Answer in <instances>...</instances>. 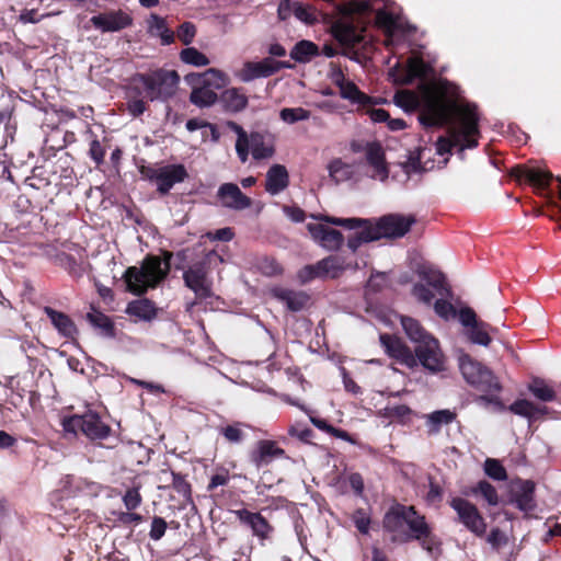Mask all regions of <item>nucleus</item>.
<instances>
[{
	"instance_id": "nucleus-1",
	"label": "nucleus",
	"mask_w": 561,
	"mask_h": 561,
	"mask_svg": "<svg viewBox=\"0 0 561 561\" xmlns=\"http://www.w3.org/2000/svg\"><path fill=\"white\" fill-rule=\"evenodd\" d=\"M458 88L448 81L440 82L439 94L432 95L426 88L427 96L420 113L419 121L424 127H436L448 124V137L438 139V152L444 154L453 147L461 151L478 146L479 115L474 104H458L447 98L457 95Z\"/></svg>"
},
{
	"instance_id": "nucleus-2",
	"label": "nucleus",
	"mask_w": 561,
	"mask_h": 561,
	"mask_svg": "<svg viewBox=\"0 0 561 561\" xmlns=\"http://www.w3.org/2000/svg\"><path fill=\"white\" fill-rule=\"evenodd\" d=\"M382 528L392 535V542L407 543L415 540L432 557L442 552L440 538L433 533L425 516L412 505L397 503L390 506L383 515Z\"/></svg>"
},
{
	"instance_id": "nucleus-3",
	"label": "nucleus",
	"mask_w": 561,
	"mask_h": 561,
	"mask_svg": "<svg viewBox=\"0 0 561 561\" xmlns=\"http://www.w3.org/2000/svg\"><path fill=\"white\" fill-rule=\"evenodd\" d=\"M172 253L164 252V257L148 255L140 266L128 267L123 277L126 289L137 296L145 294L149 288H156L168 276Z\"/></svg>"
},
{
	"instance_id": "nucleus-4",
	"label": "nucleus",
	"mask_w": 561,
	"mask_h": 561,
	"mask_svg": "<svg viewBox=\"0 0 561 561\" xmlns=\"http://www.w3.org/2000/svg\"><path fill=\"white\" fill-rule=\"evenodd\" d=\"M401 325L409 340L415 344L419 363L431 373L444 370V355L438 341L422 327L420 321L402 316Z\"/></svg>"
},
{
	"instance_id": "nucleus-5",
	"label": "nucleus",
	"mask_w": 561,
	"mask_h": 561,
	"mask_svg": "<svg viewBox=\"0 0 561 561\" xmlns=\"http://www.w3.org/2000/svg\"><path fill=\"white\" fill-rule=\"evenodd\" d=\"M134 81L144 85L150 101H167L175 94L180 77L175 70L158 69L149 73H137Z\"/></svg>"
},
{
	"instance_id": "nucleus-6",
	"label": "nucleus",
	"mask_w": 561,
	"mask_h": 561,
	"mask_svg": "<svg viewBox=\"0 0 561 561\" xmlns=\"http://www.w3.org/2000/svg\"><path fill=\"white\" fill-rule=\"evenodd\" d=\"M62 427L68 433H82L90 440L106 439L112 428L102 417L92 410H87L82 414H73L62 420Z\"/></svg>"
},
{
	"instance_id": "nucleus-7",
	"label": "nucleus",
	"mask_w": 561,
	"mask_h": 561,
	"mask_svg": "<svg viewBox=\"0 0 561 561\" xmlns=\"http://www.w3.org/2000/svg\"><path fill=\"white\" fill-rule=\"evenodd\" d=\"M459 368L465 380L484 393H500L502 385L488 367L463 354L459 357Z\"/></svg>"
},
{
	"instance_id": "nucleus-8",
	"label": "nucleus",
	"mask_w": 561,
	"mask_h": 561,
	"mask_svg": "<svg viewBox=\"0 0 561 561\" xmlns=\"http://www.w3.org/2000/svg\"><path fill=\"white\" fill-rule=\"evenodd\" d=\"M322 219L328 224L343 227L348 230L359 229L347 239V247L352 252H356L364 243L379 240L378 232L375 230L374 224L368 219L337 218L331 216H324Z\"/></svg>"
},
{
	"instance_id": "nucleus-9",
	"label": "nucleus",
	"mask_w": 561,
	"mask_h": 561,
	"mask_svg": "<svg viewBox=\"0 0 561 561\" xmlns=\"http://www.w3.org/2000/svg\"><path fill=\"white\" fill-rule=\"evenodd\" d=\"M208 274V266L205 261L195 262L183 271L184 284L195 295V300L188 304L187 310L198 301L206 300L213 296V282Z\"/></svg>"
},
{
	"instance_id": "nucleus-10",
	"label": "nucleus",
	"mask_w": 561,
	"mask_h": 561,
	"mask_svg": "<svg viewBox=\"0 0 561 561\" xmlns=\"http://www.w3.org/2000/svg\"><path fill=\"white\" fill-rule=\"evenodd\" d=\"M422 278L426 284L417 283L412 288L413 296L425 305H431L434 299V293L431 288L435 289L439 297L453 298L454 294L451 288L446 282L443 273L437 271H430L422 273Z\"/></svg>"
},
{
	"instance_id": "nucleus-11",
	"label": "nucleus",
	"mask_w": 561,
	"mask_h": 561,
	"mask_svg": "<svg viewBox=\"0 0 561 561\" xmlns=\"http://www.w3.org/2000/svg\"><path fill=\"white\" fill-rule=\"evenodd\" d=\"M450 507L457 513V522L469 531L482 537L486 531V523L478 507L466 499L455 496L449 502Z\"/></svg>"
},
{
	"instance_id": "nucleus-12",
	"label": "nucleus",
	"mask_w": 561,
	"mask_h": 561,
	"mask_svg": "<svg viewBox=\"0 0 561 561\" xmlns=\"http://www.w3.org/2000/svg\"><path fill=\"white\" fill-rule=\"evenodd\" d=\"M459 322L465 328L466 336L472 344L490 345L492 342L490 332H493L494 329L488 322L478 320L472 308L462 307L459 309Z\"/></svg>"
},
{
	"instance_id": "nucleus-13",
	"label": "nucleus",
	"mask_w": 561,
	"mask_h": 561,
	"mask_svg": "<svg viewBox=\"0 0 561 561\" xmlns=\"http://www.w3.org/2000/svg\"><path fill=\"white\" fill-rule=\"evenodd\" d=\"M134 19L125 10L111 9L90 18L91 25L101 33H117L133 25Z\"/></svg>"
},
{
	"instance_id": "nucleus-14",
	"label": "nucleus",
	"mask_w": 561,
	"mask_h": 561,
	"mask_svg": "<svg viewBox=\"0 0 561 561\" xmlns=\"http://www.w3.org/2000/svg\"><path fill=\"white\" fill-rule=\"evenodd\" d=\"M239 523L251 530L253 537L257 538L262 546L271 541L274 534V526L260 513L247 508L232 511Z\"/></svg>"
},
{
	"instance_id": "nucleus-15",
	"label": "nucleus",
	"mask_w": 561,
	"mask_h": 561,
	"mask_svg": "<svg viewBox=\"0 0 561 561\" xmlns=\"http://www.w3.org/2000/svg\"><path fill=\"white\" fill-rule=\"evenodd\" d=\"M147 176L157 184V191L165 195L176 183H182L188 174L183 164H168L149 170Z\"/></svg>"
},
{
	"instance_id": "nucleus-16",
	"label": "nucleus",
	"mask_w": 561,
	"mask_h": 561,
	"mask_svg": "<svg viewBox=\"0 0 561 561\" xmlns=\"http://www.w3.org/2000/svg\"><path fill=\"white\" fill-rule=\"evenodd\" d=\"M413 224H415V217L412 215L389 214L379 218V220L374 224V227L378 232V239H397L408 233Z\"/></svg>"
},
{
	"instance_id": "nucleus-17",
	"label": "nucleus",
	"mask_w": 561,
	"mask_h": 561,
	"mask_svg": "<svg viewBox=\"0 0 561 561\" xmlns=\"http://www.w3.org/2000/svg\"><path fill=\"white\" fill-rule=\"evenodd\" d=\"M535 490L536 484L534 481L515 479L510 485L508 503L520 512L528 514L537 507Z\"/></svg>"
},
{
	"instance_id": "nucleus-18",
	"label": "nucleus",
	"mask_w": 561,
	"mask_h": 561,
	"mask_svg": "<svg viewBox=\"0 0 561 561\" xmlns=\"http://www.w3.org/2000/svg\"><path fill=\"white\" fill-rule=\"evenodd\" d=\"M285 61H276L270 57L260 61H247L238 71L237 77L242 82H251L255 79L267 78L278 72L282 68H290Z\"/></svg>"
},
{
	"instance_id": "nucleus-19",
	"label": "nucleus",
	"mask_w": 561,
	"mask_h": 561,
	"mask_svg": "<svg viewBox=\"0 0 561 561\" xmlns=\"http://www.w3.org/2000/svg\"><path fill=\"white\" fill-rule=\"evenodd\" d=\"M216 197L224 208L240 211L252 205V199L241 192L234 183H224L218 187Z\"/></svg>"
},
{
	"instance_id": "nucleus-20",
	"label": "nucleus",
	"mask_w": 561,
	"mask_h": 561,
	"mask_svg": "<svg viewBox=\"0 0 561 561\" xmlns=\"http://www.w3.org/2000/svg\"><path fill=\"white\" fill-rule=\"evenodd\" d=\"M307 229L312 240L328 251L339 250L344 242V237L339 230L323 224L309 222Z\"/></svg>"
},
{
	"instance_id": "nucleus-21",
	"label": "nucleus",
	"mask_w": 561,
	"mask_h": 561,
	"mask_svg": "<svg viewBox=\"0 0 561 561\" xmlns=\"http://www.w3.org/2000/svg\"><path fill=\"white\" fill-rule=\"evenodd\" d=\"M380 343L383 346L385 352L401 364H404L408 367H413L417 364L419 359L416 354L413 353L411 348L399 337L389 334H381Z\"/></svg>"
},
{
	"instance_id": "nucleus-22",
	"label": "nucleus",
	"mask_w": 561,
	"mask_h": 561,
	"mask_svg": "<svg viewBox=\"0 0 561 561\" xmlns=\"http://www.w3.org/2000/svg\"><path fill=\"white\" fill-rule=\"evenodd\" d=\"M366 162L371 168L369 176L374 180L385 182L389 176L383 148L378 142H369L366 146Z\"/></svg>"
},
{
	"instance_id": "nucleus-23",
	"label": "nucleus",
	"mask_w": 561,
	"mask_h": 561,
	"mask_svg": "<svg viewBox=\"0 0 561 561\" xmlns=\"http://www.w3.org/2000/svg\"><path fill=\"white\" fill-rule=\"evenodd\" d=\"M332 34L344 46L356 47L365 41L364 28L347 20H339L332 25Z\"/></svg>"
},
{
	"instance_id": "nucleus-24",
	"label": "nucleus",
	"mask_w": 561,
	"mask_h": 561,
	"mask_svg": "<svg viewBox=\"0 0 561 561\" xmlns=\"http://www.w3.org/2000/svg\"><path fill=\"white\" fill-rule=\"evenodd\" d=\"M247 160L249 159V153L254 160H264L270 159L275 153V147L271 138L260 131H252L250 136L247 138Z\"/></svg>"
},
{
	"instance_id": "nucleus-25",
	"label": "nucleus",
	"mask_w": 561,
	"mask_h": 561,
	"mask_svg": "<svg viewBox=\"0 0 561 561\" xmlns=\"http://www.w3.org/2000/svg\"><path fill=\"white\" fill-rule=\"evenodd\" d=\"M284 455V450L279 448L273 440H260L256 447L250 453V461L260 469L272 462L274 458Z\"/></svg>"
},
{
	"instance_id": "nucleus-26",
	"label": "nucleus",
	"mask_w": 561,
	"mask_h": 561,
	"mask_svg": "<svg viewBox=\"0 0 561 561\" xmlns=\"http://www.w3.org/2000/svg\"><path fill=\"white\" fill-rule=\"evenodd\" d=\"M289 185V174L285 165L273 164L265 175V191L272 195H278Z\"/></svg>"
},
{
	"instance_id": "nucleus-27",
	"label": "nucleus",
	"mask_w": 561,
	"mask_h": 561,
	"mask_svg": "<svg viewBox=\"0 0 561 561\" xmlns=\"http://www.w3.org/2000/svg\"><path fill=\"white\" fill-rule=\"evenodd\" d=\"M321 279L339 278L346 270L353 267L351 262L341 255H329L317 262Z\"/></svg>"
},
{
	"instance_id": "nucleus-28",
	"label": "nucleus",
	"mask_w": 561,
	"mask_h": 561,
	"mask_svg": "<svg viewBox=\"0 0 561 561\" xmlns=\"http://www.w3.org/2000/svg\"><path fill=\"white\" fill-rule=\"evenodd\" d=\"M44 313L50 320L53 327L57 330L59 335L65 339H75L78 334V329L72 319L58 310H55L51 307H44Z\"/></svg>"
},
{
	"instance_id": "nucleus-29",
	"label": "nucleus",
	"mask_w": 561,
	"mask_h": 561,
	"mask_svg": "<svg viewBox=\"0 0 561 561\" xmlns=\"http://www.w3.org/2000/svg\"><path fill=\"white\" fill-rule=\"evenodd\" d=\"M516 178L530 183L537 190H546L553 175L549 171L539 168L518 167L516 169Z\"/></svg>"
},
{
	"instance_id": "nucleus-30",
	"label": "nucleus",
	"mask_w": 561,
	"mask_h": 561,
	"mask_svg": "<svg viewBox=\"0 0 561 561\" xmlns=\"http://www.w3.org/2000/svg\"><path fill=\"white\" fill-rule=\"evenodd\" d=\"M274 296L284 302L293 312L301 311L308 305L310 297L304 291H295L286 288L274 289Z\"/></svg>"
},
{
	"instance_id": "nucleus-31",
	"label": "nucleus",
	"mask_w": 561,
	"mask_h": 561,
	"mask_svg": "<svg viewBox=\"0 0 561 561\" xmlns=\"http://www.w3.org/2000/svg\"><path fill=\"white\" fill-rule=\"evenodd\" d=\"M220 102L226 111L239 113L248 106V96L241 88H229L221 93Z\"/></svg>"
},
{
	"instance_id": "nucleus-32",
	"label": "nucleus",
	"mask_w": 561,
	"mask_h": 561,
	"mask_svg": "<svg viewBox=\"0 0 561 561\" xmlns=\"http://www.w3.org/2000/svg\"><path fill=\"white\" fill-rule=\"evenodd\" d=\"M195 79L201 84L209 87L214 91L222 89L228 82L227 75L215 68L207 69L203 75H191L186 77V80L190 82H194Z\"/></svg>"
},
{
	"instance_id": "nucleus-33",
	"label": "nucleus",
	"mask_w": 561,
	"mask_h": 561,
	"mask_svg": "<svg viewBox=\"0 0 561 561\" xmlns=\"http://www.w3.org/2000/svg\"><path fill=\"white\" fill-rule=\"evenodd\" d=\"M126 312L144 321H151L157 317V308L151 300L146 298L130 301Z\"/></svg>"
},
{
	"instance_id": "nucleus-34",
	"label": "nucleus",
	"mask_w": 561,
	"mask_h": 561,
	"mask_svg": "<svg viewBox=\"0 0 561 561\" xmlns=\"http://www.w3.org/2000/svg\"><path fill=\"white\" fill-rule=\"evenodd\" d=\"M456 416L457 414L448 409L437 410L427 414L425 417L428 434H438L442 426L453 423L456 420Z\"/></svg>"
},
{
	"instance_id": "nucleus-35",
	"label": "nucleus",
	"mask_w": 561,
	"mask_h": 561,
	"mask_svg": "<svg viewBox=\"0 0 561 561\" xmlns=\"http://www.w3.org/2000/svg\"><path fill=\"white\" fill-rule=\"evenodd\" d=\"M507 409L512 413L527 419H534L542 415L548 410L547 407L535 404L526 399H518L514 401Z\"/></svg>"
},
{
	"instance_id": "nucleus-36",
	"label": "nucleus",
	"mask_w": 561,
	"mask_h": 561,
	"mask_svg": "<svg viewBox=\"0 0 561 561\" xmlns=\"http://www.w3.org/2000/svg\"><path fill=\"white\" fill-rule=\"evenodd\" d=\"M149 31L152 35L160 38L162 45H170L174 41L173 31L167 26L165 20L159 15H151Z\"/></svg>"
},
{
	"instance_id": "nucleus-37",
	"label": "nucleus",
	"mask_w": 561,
	"mask_h": 561,
	"mask_svg": "<svg viewBox=\"0 0 561 561\" xmlns=\"http://www.w3.org/2000/svg\"><path fill=\"white\" fill-rule=\"evenodd\" d=\"M217 100V93L213 89L204 84H202L201 87L193 88L190 95L191 103L198 107L211 106L216 103Z\"/></svg>"
},
{
	"instance_id": "nucleus-38",
	"label": "nucleus",
	"mask_w": 561,
	"mask_h": 561,
	"mask_svg": "<svg viewBox=\"0 0 561 561\" xmlns=\"http://www.w3.org/2000/svg\"><path fill=\"white\" fill-rule=\"evenodd\" d=\"M528 390L536 399L543 402H551L557 398L554 389L541 378H534L528 385Z\"/></svg>"
},
{
	"instance_id": "nucleus-39",
	"label": "nucleus",
	"mask_w": 561,
	"mask_h": 561,
	"mask_svg": "<svg viewBox=\"0 0 561 561\" xmlns=\"http://www.w3.org/2000/svg\"><path fill=\"white\" fill-rule=\"evenodd\" d=\"M329 174L336 182H345L353 179L355 174L354 165L343 162L341 159H334L329 164Z\"/></svg>"
},
{
	"instance_id": "nucleus-40",
	"label": "nucleus",
	"mask_w": 561,
	"mask_h": 561,
	"mask_svg": "<svg viewBox=\"0 0 561 561\" xmlns=\"http://www.w3.org/2000/svg\"><path fill=\"white\" fill-rule=\"evenodd\" d=\"M340 95L342 99L350 100L351 102L360 105H368L371 103V98L363 93L351 80L344 82L340 88Z\"/></svg>"
},
{
	"instance_id": "nucleus-41",
	"label": "nucleus",
	"mask_w": 561,
	"mask_h": 561,
	"mask_svg": "<svg viewBox=\"0 0 561 561\" xmlns=\"http://www.w3.org/2000/svg\"><path fill=\"white\" fill-rule=\"evenodd\" d=\"M431 68L421 58H411L408 61V69L402 82L412 83L415 79H424L428 75Z\"/></svg>"
},
{
	"instance_id": "nucleus-42",
	"label": "nucleus",
	"mask_w": 561,
	"mask_h": 561,
	"mask_svg": "<svg viewBox=\"0 0 561 561\" xmlns=\"http://www.w3.org/2000/svg\"><path fill=\"white\" fill-rule=\"evenodd\" d=\"M87 320L91 323V325L99 329L104 336H115L114 324L106 314L100 311L89 312L87 314Z\"/></svg>"
},
{
	"instance_id": "nucleus-43",
	"label": "nucleus",
	"mask_w": 561,
	"mask_h": 561,
	"mask_svg": "<svg viewBox=\"0 0 561 561\" xmlns=\"http://www.w3.org/2000/svg\"><path fill=\"white\" fill-rule=\"evenodd\" d=\"M318 54L316 44L309 41L298 42L290 50V58L297 62H307Z\"/></svg>"
},
{
	"instance_id": "nucleus-44",
	"label": "nucleus",
	"mask_w": 561,
	"mask_h": 561,
	"mask_svg": "<svg viewBox=\"0 0 561 561\" xmlns=\"http://www.w3.org/2000/svg\"><path fill=\"white\" fill-rule=\"evenodd\" d=\"M226 127L230 129L231 131L236 133L237 140H236V152L239 158V160L244 163L247 162V138L250 136L242 126H240L238 123L233 121L226 122Z\"/></svg>"
},
{
	"instance_id": "nucleus-45",
	"label": "nucleus",
	"mask_w": 561,
	"mask_h": 561,
	"mask_svg": "<svg viewBox=\"0 0 561 561\" xmlns=\"http://www.w3.org/2000/svg\"><path fill=\"white\" fill-rule=\"evenodd\" d=\"M393 102L404 111L411 112L420 107L422 100L416 93L412 91L401 90L394 94Z\"/></svg>"
},
{
	"instance_id": "nucleus-46",
	"label": "nucleus",
	"mask_w": 561,
	"mask_h": 561,
	"mask_svg": "<svg viewBox=\"0 0 561 561\" xmlns=\"http://www.w3.org/2000/svg\"><path fill=\"white\" fill-rule=\"evenodd\" d=\"M180 59L184 64L192 65L195 67H204V66L209 65V62H210L208 57L205 54L201 53L195 47L184 48L180 53Z\"/></svg>"
},
{
	"instance_id": "nucleus-47",
	"label": "nucleus",
	"mask_w": 561,
	"mask_h": 561,
	"mask_svg": "<svg viewBox=\"0 0 561 561\" xmlns=\"http://www.w3.org/2000/svg\"><path fill=\"white\" fill-rule=\"evenodd\" d=\"M472 494H481L486 503L491 506L499 504V494L496 489L488 481L482 480L471 489Z\"/></svg>"
},
{
	"instance_id": "nucleus-48",
	"label": "nucleus",
	"mask_w": 561,
	"mask_h": 561,
	"mask_svg": "<svg viewBox=\"0 0 561 561\" xmlns=\"http://www.w3.org/2000/svg\"><path fill=\"white\" fill-rule=\"evenodd\" d=\"M448 299L449 298L440 297L434 302L435 313L445 321L455 318L459 319V310H457L455 306L450 301H448Z\"/></svg>"
},
{
	"instance_id": "nucleus-49",
	"label": "nucleus",
	"mask_w": 561,
	"mask_h": 561,
	"mask_svg": "<svg viewBox=\"0 0 561 561\" xmlns=\"http://www.w3.org/2000/svg\"><path fill=\"white\" fill-rule=\"evenodd\" d=\"M411 414L412 410L405 404L387 407L383 410L385 417L391 421H398L403 424L409 421Z\"/></svg>"
},
{
	"instance_id": "nucleus-50",
	"label": "nucleus",
	"mask_w": 561,
	"mask_h": 561,
	"mask_svg": "<svg viewBox=\"0 0 561 561\" xmlns=\"http://www.w3.org/2000/svg\"><path fill=\"white\" fill-rule=\"evenodd\" d=\"M279 116L285 123L295 124L307 121L310 117V112L302 107H285L280 111Z\"/></svg>"
},
{
	"instance_id": "nucleus-51",
	"label": "nucleus",
	"mask_w": 561,
	"mask_h": 561,
	"mask_svg": "<svg viewBox=\"0 0 561 561\" xmlns=\"http://www.w3.org/2000/svg\"><path fill=\"white\" fill-rule=\"evenodd\" d=\"M484 472L488 477L496 481H504L507 479V473L502 463L493 458H488L484 461Z\"/></svg>"
},
{
	"instance_id": "nucleus-52",
	"label": "nucleus",
	"mask_w": 561,
	"mask_h": 561,
	"mask_svg": "<svg viewBox=\"0 0 561 561\" xmlns=\"http://www.w3.org/2000/svg\"><path fill=\"white\" fill-rule=\"evenodd\" d=\"M242 423H234L219 428V433L230 444H240L244 439V432L242 431Z\"/></svg>"
},
{
	"instance_id": "nucleus-53",
	"label": "nucleus",
	"mask_w": 561,
	"mask_h": 561,
	"mask_svg": "<svg viewBox=\"0 0 561 561\" xmlns=\"http://www.w3.org/2000/svg\"><path fill=\"white\" fill-rule=\"evenodd\" d=\"M351 518L360 534L367 535L369 533L371 518L365 508L355 510Z\"/></svg>"
},
{
	"instance_id": "nucleus-54",
	"label": "nucleus",
	"mask_w": 561,
	"mask_h": 561,
	"mask_svg": "<svg viewBox=\"0 0 561 561\" xmlns=\"http://www.w3.org/2000/svg\"><path fill=\"white\" fill-rule=\"evenodd\" d=\"M173 489L181 494L187 502H192L191 484L186 481L185 477L179 472L172 471Z\"/></svg>"
},
{
	"instance_id": "nucleus-55",
	"label": "nucleus",
	"mask_w": 561,
	"mask_h": 561,
	"mask_svg": "<svg viewBox=\"0 0 561 561\" xmlns=\"http://www.w3.org/2000/svg\"><path fill=\"white\" fill-rule=\"evenodd\" d=\"M257 267L266 276H276L283 273L282 265L274 257L270 256L262 257L257 263Z\"/></svg>"
},
{
	"instance_id": "nucleus-56",
	"label": "nucleus",
	"mask_w": 561,
	"mask_h": 561,
	"mask_svg": "<svg viewBox=\"0 0 561 561\" xmlns=\"http://www.w3.org/2000/svg\"><path fill=\"white\" fill-rule=\"evenodd\" d=\"M134 91L136 92V96L128 98V100L126 102V107H127L128 113L133 117H138L146 112L147 103L142 99L139 98L140 91L138 89H134Z\"/></svg>"
},
{
	"instance_id": "nucleus-57",
	"label": "nucleus",
	"mask_w": 561,
	"mask_h": 561,
	"mask_svg": "<svg viewBox=\"0 0 561 561\" xmlns=\"http://www.w3.org/2000/svg\"><path fill=\"white\" fill-rule=\"evenodd\" d=\"M139 489L140 486L137 485L128 489L125 492L123 496V503L128 511H134L141 504L142 499Z\"/></svg>"
},
{
	"instance_id": "nucleus-58",
	"label": "nucleus",
	"mask_w": 561,
	"mask_h": 561,
	"mask_svg": "<svg viewBox=\"0 0 561 561\" xmlns=\"http://www.w3.org/2000/svg\"><path fill=\"white\" fill-rule=\"evenodd\" d=\"M499 393H485L477 398V403L486 408L492 405L494 411L502 412L506 410V407L497 396Z\"/></svg>"
},
{
	"instance_id": "nucleus-59",
	"label": "nucleus",
	"mask_w": 561,
	"mask_h": 561,
	"mask_svg": "<svg viewBox=\"0 0 561 561\" xmlns=\"http://www.w3.org/2000/svg\"><path fill=\"white\" fill-rule=\"evenodd\" d=\"M168 523L160 516H154L151 519V526L149 531V537L151 540L158 541L160 540L167 530Z\"/></svg>"
},
{
	"instance_id": "nucleus-60",
	"label": "nucleus",
	"mask_w": 561,
	"mask_h": 561,
	"mask_svg": "<svg viewBox=\"0 0 561 561\" xmlns=\"http://www.w3.org/2000/svg\"><path fill=\"white\" fill-rule=\"evenodd\" d=\"M196 35V26L192 22H184L178 28V37L183 45H190Z\"/></svg>"
},
{
	"instance_id": "nucleus-61",
	"label": "nucleus",
	"mask_w": 561,
	"mask_h": 561,
	"mask_svg": "<svg viewBox=\"0 0 561 561\" xmlns=\"http://www.w3.org/2000/svg\"><path fill=\"white\" fill-rule=\"evenodd\" d=\"M297 276H298V279L300 280V283H302V284H307V283L311 282L314 278H321L320 271L317 267V263L304 266L298 272Z\"/></svg>"
},
{
	"instance_id": "nucleus-62",
	"label": "nucleus",
	"mask_w": 561,
	"mask_h": 561,
	"mask_svg": "<svg viewBox=\"0 0 561 561\" xmlns=\"http://www.w3.org/2000/svg\"><path fill=\"white\" fill-rule=\"evenodd\" d=\"M89 156L96 163V165H100L103 163L104 157H105V150L98 139H93L90 142Z\"/></svg>"
},
{
	"instance_id": "nucleus-63",
	"label": "nucleus",
	"mask_w": 561,
	"mask_h": 561,
	"mask_svg": "<svg viewBox=\"0 0 561 561\" xmlns=\"http://www.w3.org/2000/svg\"><path fill=\"white\" fill-rule=\"evenodd\" d=\"M294 15L308 24H311L316 21L314 14L310 11L308 7H304L300 3L295 2L294 3Z\"/></svg>"
},
{
	"instance_id": "nucleus-64",
	"label": "nucleus",
	"mask_w": 561,
	"mask_h": 561,
	"mask_svg": "<svg viewBox=\"0 0 561 561\" xmlns=\"http://www.w3.org/2000/svg\"><path fill=\"white\" fill-rule=\"evenodd\" d=\"M229 481V472L226 469H220L217 473L211 476L207 485L208 491H213L218 486L226 485Z\"/></svg>"
}]
</instances>
